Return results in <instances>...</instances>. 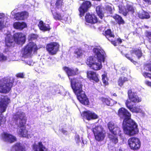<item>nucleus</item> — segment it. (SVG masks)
I'll list each match as a JSON object with an SVG mask.
<instances>
[{"label": "nucleus", "instance_id": "obj_46", "mask_svg": "<svg viewBox=\"0 0 151 151\" xmlns=\"http://www.w3.org/2000/svg\"><path fill=\"white\" fill-rule=\"evenodd\" d=\"M27 64L29 65H33L34 64V62L31 59H29V60H27L26 62Z\"/></svg>", "mask_w": 151, "mask_h": 151}, {"label": "nucleus", "instance_id": "obj_15", "mask_svg": "<svg viewBox=\"0 0 151 151\" xmlns=\"http://www.w3.org/2000/svg\"><path fill=\"white\" fill-rule=\"evenodd\" d=\"M128 97L130 101L134 103H138L141 101V99L139 98L136 93L132 92L131 90L128 91Z\"/></svg>", "mask_w": 151, "mask_h": 151}, {"label": "nucleus", "instance_id": "obj_56", "mask_svg": "<svg viewBox=\"0 0 151 151\" xmlns=\"http://www.w3.org/2000/svg\"><path fill=\"white\" fill-rule=\"evenodd\" d=\"M113 96H117V95L116 93H114L113 94Z\"/></svg>", "mask_w": 151, "mask_h": 151}, {"label": "nucleus", "instance_id": "obj_33", "mask_svg": "<svg viewBox=\"0 0 151 151\" xmlns=\"http://www.w3.org/2000/svg\"><path fill=\"white\" fill-rule=\"evenodd\" d=\"M139 17L141 19H149L150 17L148 12L143 11L142 13L139 14Z\"/></svg>", "mask_w": 151, "mask_h": 151}, {"label": "nucleus", "instance_id": "obj_23", "mask_svg": "<svg viewBox=\"0 0 151 151\" xmlns=\"http://www.w3.org/2000/svg\"><path fill=\"white\" fill-rule=\"evenodd\" d=\"M8 17L6 15L2 13H0V29L6 27V23L4 19H7Z\"/></svg>", "mask_w": 151, "mask_h": 151}, {"label": "nucleus", "instance_id": "obj_25", "mask_svg": "<svg viewBox=\"0 0 151 151\" xmlns=\"http://www.w3.org/2000/svg\"><path fill=\"white\" fill-rule=\"evenodd\" d=\"M51 12L55 19L56 20H64L65 21L67 20V17H64L63 16L62 17L60 13H58L56 11L52 9Z\"/></svg>", "mask_w": 151, "mask_h": 151}, {"label": "nucleus", "instance_id": "obj_21", "mask_svg": "<svg viewBox=\"0 0 151 151\" xmlns=\"http://www.w3.org/2000/svg\"><path fill=\"white\" fill-rule=\"evenodd\" d=\"M85 19L87 22L91 24H95L97 22V19L94 14H90L89 13L86 14Z\"/></svg>", "mask_w": 151, "mask_h": 151}, {"label": "nucleus", "instance_id": "obj_16", "mask_svg": "<svg viewBox=\"0 0 151 151\" xmlns=\"http://www.w3.org/2000/svg\"><path fill=\"white\" fill-rule=\"evenodd\" d=\"M81 116L86 118L88 120L97 118L98 116L92 112L88 111H85L81 114Z\"/></svg>", "mask_w": 151, "mask_h": 151}, {"label": "nucleus", "instance_id": "obj_29", "mask_svg": "<svg viewBox=\"0 0 151 151\" xmlns=\"http://www.w3.org/2000/svg\"><path fill=\"white\" fill-rule=\"evenodd\" d=\"M104 9L101 6H98L96 7V11L98 15L101 19H102L104 16L103 10Z\"/></svg>", "mask_w": 151, "mask_h": 151}, {"label": "nucleus", "instance_id": "obj_48", "mask_svg": "<svg viewBox=\"0 0 151 151\" xmlns=\"http://www.w3.org/2000/svg\"><path fill=\"white\" fill-rule=\"evenodd\" d=\"M75 139L77 143H78L80 141L79 136L78 134H76L75 136Z\"/></svg>", "mask_w": 151, "mask_h": 151}, {"label": "nucleus", "instance_id": "obj_20", "mask_svg": "<svg viewBox=\"0 0 151 151\" xmlns=\"http://www.w3.org/2000/svg\"><path fill=\"white\" fill-rule=\"evenodd\" d=\"M105 34L106 37L108 40L111 41V43L114 46H116V42L115 41H114L115 36L111 32V30L108 29L105 31Z\"/></svg>", "mask_w": 151, "mask_h": 151}, {"label": "nucleus", "instance_id": "obj_14", "mask_svg": "<svg viewBox=\"0 0 151 151\" xmlns=\"http://www.w3.org/2000/svg\"><path fill=\"white\" fill-rule=\"evenodd\" d=\"M108 127L110 132L112 134L120 135V132L119 128L114 124L112 122H109L108 124Z\"/></svg>", "mask_w": 151, "mask_h": 151}, {"label": "nucleus", "instance_id": "obj_3", "mask_svg": "<svg viewBox=\"0 0 151 151\" xmlns=\"http://www.w3.org/2000/svg\"><path fill=\"white\" fill-rule=\"evenodd\" d=\"M93 52L94 57H90L87 58V64L94 70H100L102 68L101 62L105 61V53L103 50L99 47L94 48Z\"/></svg>", "mask_w": 151, "mask_h": 151}, {"label": "nucleus", "instance_id": "obj_55", "mask_svg": "<svg viewBox=\"0 0 151 151\" xmlns=\"http://www.w3.org/2000/svg\"><path fill=\"white\" fill-rule=\"evenodd\" d=\"M60 94H61V95H63V96H64V95H66V94L65 93H60Z\"/></svg>", "mask_w": 151, "mask_h": 151}, {"label": "nucleus", "instance_id": "obj_38", "mask_svg": "<svg viewBox=\"0 0 151 151\" xmlns=\"http://www.w3.org/2000/svg\"><path fill=\"white\" fill-rule=\"evenodd\" d=\"M102 80L104 83L105 85H107L108 84L107 78L106 73L103 74L102 76Z\"/></svg>", "mask_w": 151, "mask_h": 151}, {"label": "nucleus", "instance_id": "obj_61", "mask_svg": "<svg viewBox=\"0 0 151 151\" xmlns=\"http://www.w3.org/2000/svg\"><path fill=\"white\" fill-rule=\"evenodd\" d=\"M4 121H6V119H5V118L4 119Z\"/></svg>", "mask_w": 151, "mask_h": 151}, {"label": "nucleus", "instance_id": "obj_31", "mask_svg": "<svg viewBox=\"0 0 151 151\" xmlns=\"http://www.w3.org/2000/svg\"><path fill=\"white\" fill-rule=\"evenodd\" d=\"M130 52L132 56H133L134 54H135L139 59L142 56L141 51L139 49L132 50L130 51Z\"/></svg>", "mask_w": 151, "mask_h": 151}, {"label": "nucleus", "instance_id": "obj_52", "mask_svg": "<svg viewBox=\"0 0 151 151\" xmlns=\"http://www.w3.org/2000/svg\"><path fill=\"white\" fill-rule=\"evenodd\" d=\"M143 1L148 4H151V0H143Z\"/></svg>", "mask_w": 151, "mask_h": 151}, {"label": "nucleus", "instance_id": "obj_24", "mask_svg": "<svg viewBox=\"0 0 151 151\" xmlns=\"http://www.w3.org/2000/svg\"><path fill=\"white\" fill-rule=\"evenodd\" d=\"M38 26L41 30L43 31H49L50 29L49 24L44 23L42 21L39 22Z\"/></svg>", "mask_w": 151, "mask_h": 151}, {"label": "nucleus", "instance_id": "obj_42", "mask_svg": "<svg viewBox=\"0 0 151 151\" xmlns=\"http://www.w3.org/2000/svg\"><path fill=\"white\" fill-rule=\"evenodd\" d=\"M125 57L127 58L128 60H129L132 62L135 65L137 63L136 61H134L131 58L130 55L128 54L124 55Z\"/></svg>", "mask_w": 151, "mask_h": 151}, {"label": "nucleus", "instance_id": "obj_26", "mask_svg": "<svg viewBox=\"0 0 151 151\" xmlns=\"http://www.w3.org/2000/svg\"><path fill=\"white\" fill-rule=\"evenodd\" d=\"M28 13L26 12L18 13L16 14V18L17 20H23L27 17Z\"/></svg>", "mask_w": 151, "mask_h": 151}, {"label": "nucleus", "instance_id": "obj_1", "mask_svg": "<svg viewBox=\"0 0 151 151\" xmlns=\"http://www.w3.org/2000/svg\"><path fill=\"white\" fill-rule=\"evenodd\" d=\"M63 69L70 80L71 87L74 93L76 95L78 99L82 104L88 105L89 101L84 91L82 90L83 85L81 81L83 79L80 78H73V79L71 78V76L78 73V69L77 68L73 69L66 67H64Z\"/></svg>", "mask_w": 151, "mask_h": 151}, {"label": "nucleus", "instance_id": "obj_54", "mask_svg": "<svg viewBox=\"0 0 151 151\" xmlns=\"http://www.w3.org/2000/svg\"><path fill=\"white\" fill-rule=\"evenodd\" d=\"M145 83L148 86H151V82L148 81H146L145 82Z\"/></svg>", "mask_w": 151, "mask_h": 151}, {"label": "nucleus", "instance_id": "obj_40", "mask_svg": "<svg viewBox=\"0 0 151 151\" xmlns=\"http://www.w3.org/2000/svg\"><path fill=\"white\" fill-rule=\"evenodd\" d=\"M37 37V35L35 34H32L29 36L28 40H29L32 41L36 39Z\"/></svg>", "mask_w": 151, "mask_h": 151}, {"label": "nucleus", "instance_id": "obj_51", "mask_svg": "<svg viewBox=\"0 0 151 151\" xmlns=\"http://www.w3.org/2000/svg\"><path fill=\"white\" fill-rule=\"evenodd\" d=\"M116 42V45H117V43L118 44H121L122 42V40L120 38H118L116 39V40H114Z\"/></svg>", "mask_w": 151, "mask_h": 151}, {"label": "nucleus", "instance_id": "obj_60", "mask_svg": "<svg viewBox=\"0 0 151 151\" xmlns=\"http://www.w3.org/2000/svg\"><path fill=\"white\" fill-rule=\"evenodd\" d=\"M122 70H124V69H125V68H122Z\"/></svg>", "mask_w": 151, "mask_h": 151}, {"label": "nucleus", "instance_id": "obj_7", "mask_svg": "<svg viewBox=\"0 0 151 151\" xmlns=\"http://www.w3.org/2000/svg\"><path fill=\"white\" fill-rule=\"evenodd\" d=\"M37 46L35 43L33 42H30L24 47V51L22 52L24 57H26L30 56L32 52H34L37 50Z\"/></svg>", "mask_w": 151, "mask_h": 151}, {"label": "nucleus", "instance_id": "obj_49", "mask_svg": "<svg viewBox=\"0 0 151 151\" xmlns=\"http://www.w3.org/2000/svg\"><path fill=\"white\" fill-rule=\"evenodd\" d=\"M55 91L53 90V89H52L51 90V91L50 93H47V95H46V96L47 97L50 96L51 94L52 95H55Z\"/></svg>", "mask_w": 151, "mask_h": 151}, {"label": "nucleus", "instance_id": "obj_27", "mask_svg": "<svg viewBox=\"0 0 151 151\" xmlns=\"http://www.w3.org/2000/svg\"><path fill=\"white\" fill-rule=\"evenodd\" d=\"M12 151H25V150L20 143H17L13 146Z\"/></svg>", "mask_w": 151, "mask_h": 151}, {"label": "nucleus", "instance_id": "obj_43", "mask_svg": "<svg viewBox=\"0 0 151 151\" xmlns=\"http://www.w3.org/2000/svg\"><path fill=\"white\" fill-rule=\"evenodd\" d=\"M142 75L145 78H148L151 79V74L147 73H143Z\"/></svg>", "mask_w": 151, "mask_h": 151}, {"label": "nucleus", "instance_id": "obj_28", "mask_svg": "<svg viewBox=\"0 0 151 151\" xmlns=\"http://www.w3.org/2000/svg\"><path fill=\"white\" fill-rule=\"evenodd\" d=\"M13 26L16 29L22 30L25 28L27 25L24 22H16L14 23Z\"/></svg>", "mask_w": 151, "mask_h": 151}, {"label": "nucleus", "instance_id": "obj_12", "mask_svg": "<svg viewBox=\"0 0 151 151\" xmlns=\"http://www.w3.org/2000/svg\"><path fill=\"white\" fill-rule=\"evenodd\" d=\"M91 5V2L89 1H86L83 2L79 9L80 17L84 16L85 13L87 12Z\"/></svg>", "mask_w": 151, "mask_h": 151}, {"label": "nucleus", "instance_id": "obj_53", "mask_svg": "<svg viewBox=\"0 0 151 151\" xmlns=\"http://www.w3.org/2000/svg\"><path fill=\"white\" fill-rule=\"evenodd\" d=\"M62 132L63 134L66 135L68 134V132L64 129H63L62 130Z\"/></svg>", "mask_w": 151, "mask_h": 151}, {"label": "nucleus", "instance_id": "obj_6", "mask_svg": "<svg viewBox=\"0 0 151 151\" xmlns=\"http://www.w3.org/2000/svg\"><path fill=\"white\" fill-rule=\"evenodd\" d=\"M14 80L12 77L5 78L0 80V92L8 93L11 90Z\"/></svg>", "mask_w": 151, "mask_h": 151}, {"label": "nucleus", "instance_id": "obj_11", "mask_svg": "<svg viewBox=\"0 0 151 151\" xmlns=\"http://www.w3.org/2000/svg\"><path fill=\"white\" fill-rule=\"evenodd\" d=\"M46 49L49 53L52 55L55 54L58 51L59 45L56 42H53L47 45Z\"/></svg>", "mask_w": 151, "mask_h": 151}, {"label": "nucleus", "instance_id": "obj_44", "mask_svg": "<svg viewBox=\"0 0 151 151\" xmlns=\"http://www.w3.org/2000/svg\"><path fill=\"white\" fill-rule=\"evenodd\" d=\"M106 9L107 12L110 14L112 13V8L109 6H107L106 7Z\"/></svg>", "mask_w": 151, "mask_h": 151}, {"label": "nucleus", "instance_id": "obj_5", "mask_svg": "<svg viewBox=\"0 0 151 151\" xmlns=\"http://www.w3.org/2000/svg\"><path fill=\"white\" fill-rule=\"evenodd\" d=\"M17 44H23L25 42V35L22 33H17L14 35V38L10 34L6 35L5 41L6 45L7 46L10 47L14 45V41Z\"/></svg>", "mask_w": 151, "mask_h": 151}, {"label": "nucleus", "instance_id": "obj_4", "mask_svg": "<svg viewBox=\"0 0 151 151\" xmlns=\"http://www.w3.org/2000/svg\"><path fill=\"white\" fill-rule=\"evenodd\" d=\"M25 116V114L24 113L18 112L13 116V118L15 121V123L20 127L19 131V134L23 137L29 138L31 136V135L28 134L27 131L26 129L25 125L26 120Z\"/></svg>", "mask_w": 151, "mask_h": 151}, {"label": "nucleus", "instance_id": "obj_59", "mask_svg": "<svg viewBox=\"0 0 151 151\" xmlns=\"http://www.w3.org/2000/svg\"><path fill=\"white\" fill-rule=\"evenodd\" d=\"M119 151H123L121 149H119Z\"/></svg>", "mask_w": 151, "mask_h": 151}, {"label": "nucleus", "instance_id": "obj_19", "mask_svg": "<svg viewBox=\"0 0 151 151\" xmlns=\"http://www.w3.org/2000/svg\"><path fill=\"white\" fill-rule=\"evenodd\" d=\"M119 7V12L122 13L124 16L127 15L128 12H131L132 13L134 12V9L132 6L131 5L128 4L127 6V9H123L122 7H120V6Z\"/></svg>", "mask_w": 151, "mask_h": 151}, {"label": "nucleus", "instance_id": "obj_2", "mask_svg": "<svg viewBox=\"0 0 151 151\" xmlns=\"http://www.w3.org/2000/svg\"><path fill=\"white\" fill-rule=\"evenodd\" d=\"M118 115L124 119L123 126L125 134L132 136L138 132L137 124L130 118L131 114L127 110L124 108H120L118 111Z\"/></svg>", "mask_w": 151, "mask_h": 151}, {"label": "nucleus", "instance_id": "obj_39", "mask_svg": "<svg viewBox=\"0 0 151 151\" xmlns=\"http://www.w3.org/2000/svg\"><path fill=\"white\" fill-rule=\"evenodd\" d=\"M63 0H56L55 3L56 7L58 9L61 6L63 3Z\"/></svg>", "mask_w": 151, "mask_h": 151}, {"label": "nucleus", "instance_id": "obj_18", "mask_svg": "<svg viewBox=\"0 0 151 151\" xmlns=\"http://www.w3.org/2000/svg\"><path fill=\"white\" fill-rule=\"evenodd\" d=\"M32 148L34 151H50L42 144L41 142L33 144Z\"/></svg>", "mask_w": 151, "mask_h": 151}, {"label": "nucleus", "instance_id": "obj_35", "mask_svg": "<svg viewBox=\"0 0 151 151\" xmlns=\"http://www.w3.org/2000/svg\"><path fill=\"white\" fill-rule=\"evenodd\" d=\"M127 80V78L126 77L119 78L118 81V83L119 86H121L123 84V83Z\"/></svg>", "mask_w": 151, "mask_h": 151}, {"label": "nucleus", "instance_id": "obj_57", "mask_svg": "<svg viewBox=\"0 0 151 151\" xmlns=\"http://www.w3.org/2000/svg\"><path fill=\"white\" fill-rule=\"evenodd\" d=\"M50 108V109L49 110H48V111H50L51 110V108Z\"/></svg>", "mask_w": 151, "mask_h": 151}, {"label": "nucleus", "instance_id": "obj_22", "mask_svg": "<svg viewBox=\"0 0 151 151\" xmlns=\"http://www.w3.org/2000/svg\"><path fill=\"white\" fill-rule=\"evenodd\" d=\"M88 78L91 80L95 81L96 82H98L99 79L98 77V75L96 74V73L93 71H88L87 73Z\"/></svg>", "mask_w": 151, "mask_h": 151}, {"label": "nucleus", "instance_id": "obj_45", "mask_svg": "<svg viewBox=\"0 0 151 151\" xmlns=\"http://www.w3.org/2000/svg\"><path fill=\"white\" fill-rule=\"evenodd\" d=\"M146 33V36L148 37L149 42H151V32H147Z\"/></svg>", "mask_w": 151, "mask_h": 151}, {"label": "nucleus", "instance_id": "obj_13", "mask_svg": "<svg viewBox=\"0 0 151 151\" xmlns=\"http://www.w3.org/2000/svg\"><path fill=\"white\" fill-rule=\"evenodd\" d=\"M127 107L133 112L139 113L142 112L141 110L136 106L135 104H132L131 102L127 100L125 103Z\"/></svg>", "mask_w": 151, "mask_h": 151}, {"label": "nucleus", "instance_id": "obj_17", "mask_svg": "<svg viewBox=\"0 0 151 151\" xmlns=\"http://www.w3.org/2000/svg\"><path fill=\"white\" fill-rule=\"evenodd\" d=\"M3 140L6 142L12 143L16 141V137L10 134L4 133L2 134Z\"/></svg>", "mask_w": 151, "mask_h": 151}, {"label": "nucleus", "instance_id": "obj_9", "mask_svg": "<svg viewBox=\"0 0 151 151\" xmlns=\"http://www.w3.org/2000/svg\"><path fill=\"white\" fill-rule=\"evenodd\" d=\"M10 102V99L7 96H4L2 98L0 96V124L2 119L1 113L5 111L8 104Z\"/></svg>", "mask_w": 151, "mask_h": 151}, {"label": "nucleus", "instance_id": "obj_62", "mask_svg": "<svg viewBox=\"0 0 151 151\" xmlns=\"http://www.w3.org/2000/svg\"><path fill=\"white\" fill-rule=\"evenodd\" d=\"M47 108H49V107H47Z\"/></svg>", "mask_w": 151, "mask_h": 151}, {"label": "nucleus", "instance_id": "obj_34", "mask_svg": "<svg viewBox=\"0 0 151 151\" xmlns=\"http://www.w3.org/2000/svg\"><path fill=\"white\" fill-rule=\"evenodd\" d=\"M83 53V51L80 48H78L76 50L75 53L77 57L82 56Z\"/></svg>", "mask_w": 151, "mask_h": 151}, {"label": "nucleus", "instance_id": "obj_8", "mask_svg": "<svg viewBox=\"0 0 151 151\" xmlns=\"http://www.w3.org/2000/svg\"><path fill=\"white\" fill-rule=\"evenodd\" d=\"M96 139L98 141L103 140L105 137V134L102 127L101 126H95L92 129Z\"/></svg>", "mask_w": 151, "mask_h": 151}, {"label": "nucleus", "instance_id": "obj_50", "mask_svg": "<svg viewBox=\"0 0 151 151\" xmlns=\"http://www.w3.org/2000/svg\"><path fill=\"white\" fill-rule=\"evenodd\" d=\"M110 145L109 144L108 147L109 149V150H110V151H117L116 150V148L115 147H110Z\"/></svg>", "mask_w": 151, "mask_h": 151}, {"label": "nucleus", "instance_id": "obj_32", "mask_svg": "<svg viewBox=\"0 0 151 151\" xmlns=\"http://www.w3.org/2000/svg\"><path fill=\"white\" fill-rule=\"evenodd\" d=\"M112 17L118 24H123L124 23V21L123 19L119 15L115 14Z\"/></svg>", "mask_w": 151, "mask_h": 151}, {"label": "nucleus", "instance_id": "obj_41", "mask_svg": "<svg viewBox=\"0 0 151 151\" xmlns=\"http://www.w3.org/2000/svg\"><path fill=\"white\" fill-rule=\"evenodd\" d=\"M7 60V57L0 52V62H4Z\"/></svg>", "mask_w": 151, "mask_h": 151}, {"label": "nucleus", "instance_id": "obj_37", "mask_svg": "<svg viewBox=\"0 0 151 151\" xmlns=\"http://www.w3.org/2000/svg\"><path fill=\"white\" fill-rule=\"evenodd\" d=\"M145 69L151 72V62L146 63L145 66Z\"/></svg>", "mask_w": 151, "mask_h": 151}, {"label": "nucleus", "instance_id": "obj_10", "mask_svg": "<svg viewBox=\"0 0 151 151\" xmlns=\"http://www.w3.org/2000/svg\"><path fill=\"white\" fill-rule=\"evenodd\" d=\"M128 145L131 149L136 150L140 147L141 143L139 139L135 137L129 138L128 141Z\"/></svg>", "mask_w": 151, "mask_h": 151}, {"label": "nucleus", "instance_id": "obj_30", "mask_svg": "<svg viewBox=\"0 0 151 151\" xmlns=\"http://www.w3.org/2000/svg\"><path fill=\"white\" fill-rule=\"evenodd\" d=\"M116 134H109L108 136V137L111 143L109 144L110 145L112 144H115L118 142L117 137L116 136Z\"/></svg>", "mask_w": 151, "mask_h": 151}, {"label": "nucleus", "instance_id": "obj_36", "mask_svg": "<svg viewBox=\"0 0 151 151\" xmlns=\"http://www.w3.org/2000/svg\"><path fill=\"white\" fill-rule=\"evenodd\" d=\"M102 101L104 102L108 106H112L113 104L112 103L113 100L111 99L110 100H109L108 99L103 98H102Z\"/></svg>", "mask_w": 151, "mask_h": 151}, {"label": "nucleus", "instance_id": "obj_47", "mask_svg": "<svg viewBox=\"0 0 151 151\" xmlns=\"http://www.w3.org/2000/svg\"><path fill=\"white\" fill-rule=\"evenodd\" d=\"M24 75L23 73H19L17 74L16 76L17 77L23 78H24Z\"/></svg>", "mask_w": 151, "mask_h": 151}, {"label": "nucleus", "instance_id": "obj_58", "mask_svg": "<svg viewBox=\"0 0 151 151\" xmlns=\"http://www.w3.org/2000/svg\"><path fill=\"white\" fill-rule=\"evenodd\" d=\"M121 53L122 54V55H124V53H123V52H122V51H121Z\"/></svg>", "mask_w": 151, "mask_h": 151}]
</instances>
